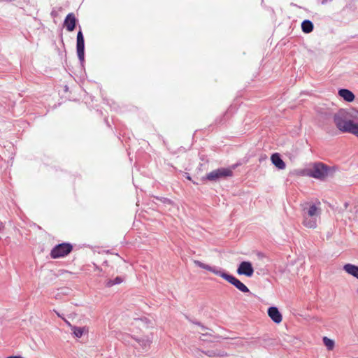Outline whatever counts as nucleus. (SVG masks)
<instances>
[{"label": "nucleus", "mask_w": 358, "mask_h": 358, "mask_svg": "<svg viewBox=\"0 0 358 358\" xmlns=\"http://www.w3.org/2000/svg\"><path fill=\"white\" fill-rule=\"evenodd\" d=\"M78 20L75 17V15L73 13H69L64 22V26L66 27V30L69 31H73L77 24Z\"/></svg>", "instance_id": "8"}, {"label": "nucleus", "mask_w": 358, "mask_h": 358, "mask_svg": "<svg viewBox=\"0 0 358 358\" xmlns=\"http://www.w3.org/2000/svg\"><path fill=\"white\" fill-rule=\"evenodd\" d=\"M258 255L262 257V255L261 253H259Z\"/></svg>", "instance_id": "28"}, {"label": "nucleus", "mask_w": 358, "mask_h": 358, "mask_svg": "<svg viewBox=\"0 0 358 358\" xmlns=\"http://www.w3.org/2000/svg\"><path fill=\"white\" fill-rule=\"evenodd\" d=\"M313 23L309 20H304L301 22V29L305 34H309L313 31Z\"/></svg>", "instance_id": "18"}, {"label": "nucleus", "mask_w": 358, "mask_h": 358, "mask_svg": "<svg viewBox=\"0 0 358 358\" xmlns=\"http://www.w3.org/2000/svg\"><path fill=\"white\" fill-rule=\"evenodd\" d=\"M357 293H358V289H357Z\"/></svg>", "instance_id": "30"}, {"label": "nucleus", "mask_w": 358, "mask_h": 358, "mask_svg": "<svg viewBox=\"0 0 358 358\" xmlns=\"http://www.w3.org/2000/svg\"><path fill=\"white\" fill-rule=\"evenodd\" d=\"M202 335H203V336H207V335H208V334H203Z\"/></svg>", "instance_id": "29"}, {"label": "nucleus", "mask_w": 358, "mask_h": 358, "mask_svg": "<svg viewBox=\"0 0 358 358\" xmlns=\"http://www.w3.org/2000/svg\"><path fill=\"white\" fill-rule=\"evenodd\" d=\"M4 229V225L0 221V233H1L3 231V230Z\"/></svg>", "instance_id": "23"}, {"label": "nucleus", "mask_w": 358, "mask_h": 358, "mask_svg": "<svg viewBox=\"0 0 358 358\" xmlns=\"http://www.w3.org/2000/svg\"><path fill=\"white\" fill-rule=\"evenodd\" d=\"M6 358H23V357H22L21 356H9V357H7Z\"/></svg>", "instance_id": "25"}, {"label": "nucleus", "mask_w": 358, "mask_h": 358, "mask_svg": "<svg viewBox=\"0 0 358 358\" xmlns=\"http://www.w3.org/2000/svg\"><path fill=\"white\" fill-rule=\"evenodd\" d=\"M303 224L308 228L315 229L317 227L318 217H306L303 216Z\"/></svg>", "instance_id": "15"}, {"label": "nucleus", "mask_w": 358, "mask_h": 358, "mask_svg": "<svg viewBox=\"0 0 358 358\" xmlns=\"http://www.w3.org/2000/svg\"><path fill=\"white\" fill-rule=\"evenodd\" d=\"M123 282V278L121 276H117L115 279H108L106 281L105 285L107 287H111L115 285H119Z\"/></svg>", "instance_id": "19"}, {"label": "nucleus", "mask_w": 358, "mask_h": 358, "mask_svg": "<svg viewBox=\"0 0 358 358\" xmlns=\"http://www.w3.org/2000/svg\"><path fill=\"white\" fill-rule=\"evenodd\" d=\"M323 343L329 350H331L334 347V341L327 336L323 337Z\"/></svg>", "instance_id": "20"}, {"label": "nucleus", "mask_w": 358, "mask_h": 358, "mask_svg": "<svg viewBox=\"0 0 358 358\" xmlns=\"http://www.w3.org/2000/svg\"><path fill=\"white\" fill-rule=\"evenodd\" d=\"M268 315L270 318L277 324L281 322L282 317L277 307L271 306L268 308Z\"/></svg>", "instance_id": "10"}, {"label": "nucleus", "mask_w": 358, "mask_h": 358, "mask_svg": "<svg viewBox=\"0 0 358 358\" xmlns=\"http://www.w3.org/2000/svg\"><path fill=\"white\" fill-rule=\"evenodd\" d=\"M271 161L272 164L280 170L285 169L286 164L282 160L281 155L278 153H273L271 156Z\"/></svg>", "instance_id": "12"}, {"label": "nucleus", "mask_w": 358, "mask_h": 358, "mask_svg": "<svg viewBox=\"0 0 358 358\" xmlns=\"http://www.w3.org/2000/svg\"><path fill=\"white\" fill-rule=\"evenodd\" d=\"M55 312L56 313V314L57 315L58 317H61L63 319V317L60 315V313H59L58 312H57L56 310H55ZM64 321L66 320L64 318Z\"/></svg>", "instance_id": "26"}, {"label": "nucleus", "mask_w": 358, "mask_h": 358, "mask_svg": "<svg viewBox=\"0 0 358 358\" xmlns=\"http://www.w3.org/2000/svg\"><path fill=\"white\" fill-rule=\"evenodd\" d=\"M232 176L231 169L226 168H220L208 173L206 176V179L209 181L217 182L220 179Z\"/></svg>", "instance_id": "5"}, {"label": "nucleus", "mask_w": 358, "mask_h": 358, "mask_svg": "<svg viewBox=\"0 0 358 358\" xmlns=\"http://www.w3.org/2000/svg\"><path fill=\"white\" fill-rule=\"evenodd\" d=\"M238 164H232L231 166H229V168H227V169H231V172L233 173V171L234 169H236L237 167H238Z\"/></svg>", "instance_id": "21"}, {"label": "nucleus", "mask_w": 358, "mask_h": 358, "mask_svg": "<svg viewBox=\"0 0 358 358\" xmlns=\"http://www.w3.org/2000/svg\"><path fill=\"white\" fill-rule=\"evenodd\" d=\"M320 210L315 206V204H310L308 208L306 206L303 208V216L320 217Z\"/></svg>", "instance_id": "9"}, {"label": "nucleus", "mask_w": 358, "mask_h": 358, "mask_svg": "<svg viewBox=\"0 0 358 358\" xmlns=\"http://www.w3.org/2000/svg\"><path fill=\"white\" fill-rule=\"evenodd\" d=\"M138 345L141 347L143 352H147L152 342V338L150 336H144L141 338H136Z\"/></svg>", "instance_id": "11"}, {"label": "nucleus", "mask_w": 358, "mask_h": 358, "mask_svg": "<svg viewBox=\"0 0 358 358\" xmlns=\"http://www.w3.org/2000/svg\"><path fill=\"white\" fill-rule=\"evenodd\" d=\"M65 322L71 327L72 333L76 338H81L83 336L85 327L73 326L67 320H65Z\"/></svg>", "instance_id": "17"}, {"label": "nucleus", "mask_w": 358, "mask_h": 358, "mask_svg": "<svg viewBox=\"0 0 358 358\" xmlns=\"http://www.w3.org/2000/svg\"><path fill=\"white\" fill-rule=\"evenodd\" d=\"M185 175H186V178H187V180H192L191 177L189 176V175L188 173H185Z\"/></svg>", "instance_id": "27"}, {"label": "nucleus", "mask_w": 358, "mask_h": 358, "mask_svg": "<svg viewBox=\"0 0 358 358\" xmlns=\"http://www.w3.org/2000/svg\"><path fill=\"white\" fill-rule=\"evenodd\" d=\"M237 273L238 275H244L247 277L252 276L254 268L252 263L248 261L241 262L238 266Z\"/></svg>", "instance_id": "7"}, {"label": "nucleus", "mask_w": 358, "mask_h": 358, "mask_svg": "<svg viewBox=\"0 0 358 358\" xmlns=\"http://www.w3.org/2000/svg\"><path fill=\"white\" fill-rule=\"evenodd\" d=\"M76 51L78 59L83 65L85 61V39L81 29L77 34Z\"/></svg>", "instance_id": "6"}, {"label": "nucleus", "mask_w": 358, "mask_h": 358, "mask_svg": "<svg viewBox=\"0 0 358 358\" xmlns=\"http://www.w3.org/2000/svg\"><path fill=\"white\" fill-rule=\"evenodd\" d=\"M329 2H331V1H330V0H322L321 3H322V5H325V4H327V3H329Z\"/></svg>", "instance_id": "24"}, {"label": "nucleus", "mask_w": 358, "mask_h": 358, "mask_svg": "<svg viewBox=\"0 0 358 358\" xmlns=\"http://www.w3.org/2000/svg\"><path fill=\"white\" fill-rule=\"evenodd\" d=\"M194 264L195 266L206 269L207 271H209L214 274L219 275L226 280L228 282L233 285L236 288H237L239 291H241L243 293H250V289L248 287L243 284L241 281H240L238 278H236L235 276L228 273L225 271L222 270V268L217 267V266H211L208 264H206L199 260H194Z\"/></svg>", "instance_id": "1"}, {"label": "nucleus", "mask_w": 358, "mask_h": 358, "mask_svg": "<svg viewBox=\"0 0 358 358\" xmlns=\"http://www.w3.org/2000/svg\"><path fill=\"white\" fill-rule=\"evenodd\" d=\"M338 95L342 97L345 101L352 102L354 101L355 94L348 89H340L338 92Z\"/></svg>", "instance_id": "13"}, {"label": "nucleus", "mask_w": 358, "mask_h": 358, "mask_svg": "<svg viewBox=\"0 0 358 358\" xmlns=\"http://www.w3.org/2000/svg\"><path fill=\"white\" fill-rule=\"evenodd\" d=\"M343 270L349 275L358 279V266L352 264H346L343 266Z\"/></svg>", "instance_id": "14"}, {"label": "nucleus", "mask_w": 358, "mask_h": 358, "mask_svg": "<svg viewBox=\"0 0 358 358\" xmlns=\"http://www.w3.org/2000/svg\"><path fill=\"white\" fill-rule=\"evenodd\" d=\"M333 169L331 167L321 163H315L313 168L308 170V176L319 179L321 180H324L327 176L333 174Z\"/></svg>", "instance_id": "3"}, {"label": "nucleus", "mask_w": 358, "mask_h": 358, "mask_svg": "<svg viewBox=\"0 0 358 358\" xmlns=\"http://www.w3.org/2000/svg\"><path fill=\"white\" fill-rule=\"evenodd\" d=\"M334 122L337 129L343 133L352 134L358 137V124L348 118V113L340 110L334 115Z\"/></svg>", "instance_id": "2"}, {"label": "nucleus", "mask_w": 358, "mask_h": 358, "mask_svg": "<svg viewBox=\"0 0 358 358\" xmlns=\"http://www.w3.org/2000/svg\"><path fill=\"white\" fill-rule=\"evenodd\" d=\"M194 324H197V325H199V326H200L203 330H205V329H206L203 325H202V324H201L200 322H194Z\"/></svg>", "instance_id": "22"}, {"label": "nucleus", "mask_w": 358, "mask_h": 358, "mask_svg": "<svg viewBox=\"0 0 358 358\" xmlns=\"http://www.w3.org/2000/svg\"><path fill=\"white\" fill-rule=\"evenodd\" d=\"M199 352L207 355L209 357H224L227 355V353L224 351L220 350H198Z\"/></svg>", "instance_id": "16"}, {"label": "nucleus", "mask_w": 358, "mask_h": 358, "mask_svg": "<svg viewBox=\"0 0 358 358\" xmlns=\"http://www.w3.org/2000/svg\"><path fill=\"white\" fill-rule=\"evenodd\" d=\"M73 250V246L69 243H62L56 245L50 252V257L52 259H58L66 257Z\"/></svg>", "instance_id": "4"}]
</instances>
